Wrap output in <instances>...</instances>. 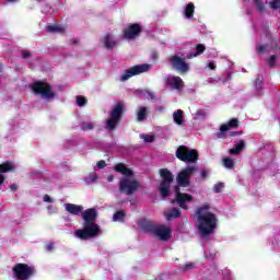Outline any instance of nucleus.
<instances>
[{
  "label": "nucleus",
  "mask_w": 280,
  "mask_h": 280,
  "mask_svg": "<svg viewBox=\"0 0 280 280\" xmlns=\"http://www.w3.org/2000/svg\"><path fill=\"white\" fill-rule=\"evenodd\" d=\"M147 97H150L151 100H154V94H152L151 92H147Z\"/></svg>",
  "instance_id": "de8ad7c7"
},
{
  "label": "nucleus",
  "mask_w": 280,
  "mask_h": 280,
  "mask_svg": "<svg viewBox=\"0 0 280 280\" xmlns=\"http://www.w3.org/2000/svg\"><path fill=\"white\" fill-rule=\"evenodd\" d=\"M275 62H277V56H271L268 60L269 67H275Z\"/></svg>",
  "instance_id": "4c0bfd02"
},
{
  "label": "nucleus",
  "mask_w": 280,
  "mask_h": 280,
  "mask_svg": "<svg viewBox=\"0 0 280 280\" xmlns=\"http://www.w3.org/2000/svg\"><path fill=\"white\" fill-rule=\"evenodd\" d=\"M14 170H16V166L12 162L0 164V185H3V182L5 180L3 174H8V172H14Z\"/></svg>",
  "instance_id": "dca6fc26"
},
{
  "label": "nucleus",
  "mask_w": 280,
  "mask_h": 280,
  "mask_svg": "<svg viewBox=\"0 0 280 280\" xmlns=\"http://www.w3.org/2000/svg\"><path fill=\"white\" fill-rule=\"evenodd\" d=\"M36 269L27 264H16L13 267V277L15 280H30L34 277Z\"/></svg>",
  "instance_id": "423d86ee"
},
{
  "label": "nucleus",
  "mask_w": 280,
  "mask_h": 280,
  "mask_svg": "<svg viewBox=\"0 0 280 280\" xmlns=\"http://www.w3.org/2000/svg\"><path fill=\"white\" fill-rule=\"evenodd\" d=\"M48 32H56V33H62L65 32V27L60 25H50L47 27Z\"/></svg>",
  "instance_id": "2f4dec72"
},
{
  "label": "nucleus",
  "mask_w": 280,
  "mask_h": 280,
  "mask_svg": "<svg viewBox=\"0 0 280 280\" xmlns=\"http://www.w3.org/2000/svg\"><path fill=\"white\" fill-rule=\"evenodd\" d=\"M44 202H49V205H54V199L49 197V195H45L43 198Z\"/></svg>",
  "instance_id": "58836bf2"
},
{
  "label": "nucleus",
  "mask_w": 280,
  "mask_h": 280,
  "mask_svg": "<svg viewBox=\"0 0 280 280\" xmlns=\"http://www.w3.org/2000/svg\"><path fill=\"white\" fill-rule=\"evenodd\" d=\"M138 224L141 229H143V231L153 233V235H155L158 240H161L162 242H167V240L172 237V229H170L167 225H154L152 222L147 221L145 219H141Z\"/></svg>",
  "instance_id": "7ed1b4c3"
},
{
  "label": "nucleus",
  "mask_w": 280,
  "mask_h": 280,
  "mask_svg": "<svg viewBox=\"0 0 280 280\" xmlns=\"http://www.w3.org/2000/svg\"><path fill=\"white\" fill-rule=\"evenodd\" d=\"M46 250H48V252L54 250V243H48V244L46 245Z\"/></svg>",
  "instance_id": "c03bdc74"
},
{
  "label": "nucleus",
  "mask_w": 280,
  "mask_h": 280,
  "mask_svg": "<svg viewBox=\"0 0 280 280\" xmlns=\"http://www.w3.org/2000/svg\"><path fill=\"white\" fill-rule=\"evenodd\" d=\"M125 218H126V212L122 210H118L114 214L113 220H114V222H124Z\"/></svg>",
  "instance_id": "cd10ccee"
},
{
  "label": "nucleus",
  "mask_w": 280,
  "mask_h": 280,
  "mask_svg": "<svg viewBox=\"0 0 280 280\" xmlns=\"http://www.w3.org/2000/svg\"><path fill=\"white\" fill-rule=\"evenodd\" d=\"M176 156L184 163H196L198 161V151L182 145L176 150Z\"/></svg>",
  "instance_id": "1a4fd4ad"
},
{
  "label": "nucleus",
  "mask_w": 280,
  "mask_h": 280,
  "mask_svg": "<svg viewBox=\"0 0 280 280\" xmlns=\"http://www.w3.org/2000/svg\"><path fill=\"white\" fill-rule=\"evenodd\" d=\"M89 179H90L92 183H95V180H97V174H95V173L90 174Z\"/></svg>",
  "instance_id": "79ce46f5"
},
{
  "label": "nucleus",
  "mask_w": 280,
  "mask_h": 280,
  "mask_svg": "<svg viewBox=\"0 0 280 280\" xmlns=\"http://www.w3.org/2000/svg\"><path fill=\"white\" fill-rule=\"evenodd\" d=\"M124 103H118L113 107L109 119L106 121L107 130H115V128H117V124H119V120L121 119V113H124Z\"/></svg>",
  "instance_id": "6e6552de"
},
{
  "label": "nucleus",
  "mask_w": 280,
  "mask_h": 280,
  "mask_svg": "<svg viewBox=\"0 0 280 280\" xmlns=\"http://www.w3.org/2000/svg\"><path fill=\"white\" fill-rule=\"evenodd\" d=\"M175 196L176 201L178 202L182 209H187V205H189V202H191L192 200L191 195L180 192V189L178 187L175 188Z\"/></svg>",
  "instance_id": "2eb2a0df"
},
{
  "label": "nucleus",
  "mask_w": 280,
  "mask_h": 280,
  "mask_svg": "<svg viewBox=\"0 0 280 280\" xmlns=\"http://www.w3.org/2000/svg\"><path fill=\"white\" fill-rule=\"evenodd\" d=\"M195 224L201 237H209L213 235L218 229V217L211 212L208 205L197 209L195 213Z\"/></svg>",
  "instance_id": "f257e3e1"
},
{
  "label": "nucleus",
  "mask_w": 280,
  "mask_h": 280,
  "mask_svg": "<svg viewBox=\"0 0 280 280\" xmlns=\"http://www.w3.org/2000/svg\"><path fill=\"white\" fill-rule=\"evenodd\" d=\"M32 91L35 93V95H39L42 100H54L56 96V93H54V90H51V85L43 81L33 83Z\"/></svg>",
  "instance_id": "0eeeda50"
},
{
  "label": "nucleus",
  "mask_w": 280,
  "mask_h": 280,
  "mask_svg": "<svg viewBox=\"0 0 280 280\" xmlns=\"http://www.w3.org/2000/svg\"><path fill=\"white\" fill-rule=\"evenodd\" d=\"M74 235L79 240H91L92 237H98V235H102V229L95 222H84L83 229L77 230Z\"/></svg>",
  "instance_id": "20e7f679"
},
{
  "label": "nucleus",
  "mask_w": 280,
  "mask_h": 280,
  "mask_svg": "<svg viewBox=\"0 0 280 280\" xmlns=\"http://www.w3.org/2000/svg\"><path fill=\"white\" fill-rule=\"evenodd\" d=\"M77 105L82 108V106H86V98L84 96H77Z\"/></svg>",
  "instance_id": "72a5a7b5"
},
{
  "label": "nucleus",
  "mask_w": 280,
  "mask_h": 280,
  "mask_svg": "<svg viewBox=\"0 0 280 280\" xmlns=\"http://www.w3.org/2000/svg\"><path fill=\"white\" fill-rule=\"evenodd\" d=\"M166 89L171 91H183L185 82L180 77L167 75L164 80Z\"/></svg>",
  "instance_id": "ddd939ff"
},
{
  "label": "nucleus",
  "mask_w": 280,
  "mask_h": 280,
  "mask_svg": "<svg viewBox=\"0 0 280 280\" xmlns=\"http://www.w3.org/2000/svg\"><path fill=\"white\" fill-rule=\"evenodd\" d=\"M141 24H130L125 28L121 38L125 40H135L141 34Z\"/></svg>",
  "instance_id": "4468645a"
},
{
  "label": "nucleus",
  "mask_w": 280,
  "mask_h": 280,
  "mask_svg": "<svg viewBox=\"0 0 280 280\" xmlns=\"http://www.w3.org/2000/svg\"><path fill=\"white\" fill-rule=\"evenodd\" d=\"M194 12H196V7L194 5V3H188L186 4V7L184 8V16L185 19H194Z\"/></svg>",
  "instance_id": "5701e85b"
},
{
  "label": "nucleus",
  "mask_w": 280,
  "mask_h": 280,
  "mask_svg": "<svg viewBox=\"0 0 280 280\" xmlns=\"http://www.w3.org/2000/svg\"><path fill=\"white\" fill-rule=\"evenodd\" d=\"M208 175H209L208 171H201V178H207Z\"/></svg>",
  "instance_id": "a18cd8bd"
},
{
  "label": "nucleus",
  "mask_w": 280,
  "mask_h": 280,
  "mask_svg": "<svg viewBox=\"0 0 280 280\" xmlns=\"http://www.w3.org/2000/svg\"><path fill=\"white\" fill-rule=\"evenodd\" d=\"M266 51V46H258L257 47V52L258 54H264Z\"/></svg>",
  "instance_id": "37998d69"
},
{
  "label": "nucleus",
  "mask_w": 280,
  "mask_h": 280,
  "mask_svg": "<svg viewBox=\"0 0 280 280\" xmlns=\"http://www.w3.org/2000/svg\"><path fill=\"white\" fill-rule=\"evenodd\" d=\"M96 167L98 170H104V167H106V162L105 161L97 162Z\"/></svg>",
  "instance_id": "ea45409f"
},
{
  "label": "nucleus",
  "mask_w": 280,
  "mask_h": 280,
  "mask_svg": "<svg viewBox=\"0 0 280 280\" xmlns=\"http://www.w3.org/2000/svg\"><path fill=\"white\" fill-rule=\"evenodd\" d=\"M103 43H104L106 49H113V48L117 47V45H119V40H117V38L114 37L113 34L105 35L103 38Z\"/></svg>",
  "instance_id": "f3484780"
},
{
  "label": "nucleus",
  "mask_w": 280,
  "mask_h": 280,
  "mask_svg": "<svg viewBox=\"0 0 280 280\" xmlns=\"http://www.w3.org/2000/svg\"><path fill=\"white\" fill-rule=\"evenodd\" d=\"M82 218L84 222H95V218H97V211L93 208L88 209L82 213Z\"/></svg>",
  "instance_id": "aec40b11"
},
{
  "label": "nucleus",
  "mask_w": 280,
  "mask_h": 280,
  "mask_svg": "<svg viewBox=\"0 0 280 280\" xmlns=\"http://www.w3.org/2000/svg\"><path fill=\"white\" fill-rule=\"evenodd\" d=\"M207 67H208V69H211L212 71H215V62L209 61Z\"/></svg>",
  "instance_id": "a19ab883"
},
{
  "label": "nucleus",
  "mask_w": 280,
  "mask_h": 280,
  "mask_svg": "<svg viewBox=\"0 0 280 280\" xmlns=\"http://www.w3.org/2000/svg\"><path fill=\"white\" fill-rule=\"evenodd\" d=\"M194 268H196V264H194V262H187L186 265H184L183 271H184V272H188V270H194Z\"/></svg>",
  "instance_id": "f704fd0d"
},
{
  "label": "nucleus",
  "mask_w": 280,
  "mask_h": 280,
  "mask_svg": "<svg viewBox=\"0 0 280 280\" xmlns=\"http://www.w3.org/2000/svg\"><path fill=\"white\" fill-rule=\"evenodd\" d=\"M215 255H218V252H215V249H213V248H210L205 252L206 259H214Z\"/></svg>",
  "instance_id": "7c9ffc66"
},
{
  "label": "nucleus",
  "mask_w": 280,
  "mask_h": 280,
  "mask_svg": "<svg viewBox=\"0 0 280 280\" xmlns=\"http://www.w3.org/2000/svg\"><path fill=\"white\" fill-rule=\"evenodd\" d=\"M244 148H246V141L240 140L236 144H234V148L229 150V153L234 155L241 154Z\"/></svg>",
  "instance_id": "4be33fe9"
},
{
  "label": "nucleus",
  "mask_w": 280,
  "mask_h": 280,
  "mask_svg": "<svg viewBox=\"0 0 280 280\" xmlns=\"http://www.w3.org/2000/svg\"><path fill=\"white\" fill-rule=\"evenodd\" d=\"M47 211L50 215H54V213H58V208L55 205L47 206Z\"/></svg>",
  "instance_id": "c9c22d12"
},
{
  "label": "nucleus",
  "mask_w": 280,
  "mask_h": 280,
  "mask_svg": "<svg viewBox=\"0 0 280 280\" xmlns=\"http://www.w3.org/2000/svg\"><path fill=\"white\" fill-rule=\"evenodd\" d=\"M196 49H197L196 52H190L189 55H187L188 60H191V58H196V57L200 56V54H203L205 52V45L198 44Z\"/></svg>",
  "instance_id": "b1692460"
},
{
  "label": "nucleus",
  "mask_w": 280,
  "mask_h": 280,
  "mask_svg": "<svg viewBox=\"0 0 280 280\" xmlns=\"http://www.w3.org/2000/svg\"><path fill=\"white\" fill-rule=\"evenodd\" d=\"M206 117H207V110H205V109H199V110H197V112L192 115V118H194V119H197V120L206 119Z\"/></svg>",
  "instance_id": "c85d7f7f"
},
{
  "label": "nucleus",
  "mask_w": 280,
  "mask_h": 280,
  "mask_svg": "<svg viewBox=\"0 0 280 280\" xmlns=\"http://www.w3.org/2000/svg\"><path fill=\"white\" fill-rule=\"evenodd\" d=\"M170 62L178 73H188L189 71V63L185 60V58L180 56H172L170 57Z\"/></svg>",
  "instance_id": "f8f14e48"
},
{
  "label": "nucleus",
  "mask_w": 280,
  "mask_h": 280,
  "mask_svg": "<svg viewBox=\"0 0 280 280\" xmlns=\"http://www.w3.org/2000/svg\"><path fill=\"white\" fill-rule=\"evenodd\" d=\"M164 215L166 220H172V218H180V210L173 208L171 211L164 212Z\"/></svg>",
  "instance_id": "a878e982"
},
{
  "label": "nucleus",
  "mask_w": 280,
  "mask_h": 280,
  "mask_svg": "<svg viewBox=\"0 0 280 280\" xmlns=\"http://www.w3.org/2000/svg\"><path fill=\"white\" fill-rule=\"evenodd\" d=\"M196 172V165L188 166L184 168L178 175H177V184L179 187H189V183L191 179V175Z\"/></svg>",
  "instance_id": "9b49d317"
},
{
  "label": "nucleus",
  "mask_w": 280,
  "mask_h": 280,
  "mask_svg": "<svg viewBox=\"0 0 280 280\" xmlns=\"http://www.w3.org/2000/svg\"><path fill=\"white\" fill-rule=\"evenodd\" d=\"M22 56H23L24 58H28L30 51H27V50L22 51Z\"/></svg>",
  "instance_id": "49530a36"
},
{
  "label": "nucleus",
  "mask_w": 280,
  "mask_h": 280,
  "mask_svg": "<svg viewBox=\"0 0 280 280\" xmlns=\"http://www.w3.org/2000/svg\"><path fill=\"white\" fill-rule=\"evenodd\" d=\"M8 1V3H12V2H14V1H16V0H7Z\"/></svg>",
  "instance_id": "3c124183"
},
{
  "label": "nucleus",
  "mask_w": 280,
  "mask_h": 280,
  "mask_svg": "<svg viewBox=\"0 0 280 280\" xmlns=\"http://www.w3.org/2000/svg\"><path fill=\"white\" fill-rule=\"evenodd\" d=\"M114 179H115V177H114L113 175H109V176L107 177L108 183H113Z\"/></svg>",
  "instance_id": "09e8293b"
},
{
  "label": "nucleus",
  "mask_w": 280,
  "mask_h": 280,
  "mask_svg": "<svg viewBox=\"0 0 280 280\" xmlns=\"http://www.w3.org/2000/svg\"><path fill=\"white\" fill-rule=\"evenodd\" d=\"M145 117H148V107H139L137 112V120L144 121Z\"/></svg>",
  "instance_id": "393cba45"
},
{
  "label": "nucleus",
  "mask_w": 280,
  "mask_h": 280,
  "mask_svg": "<svg viewBox=\"0 0 280 280\" xmlns=\"http://www.w3.org/2000/svg\"><path fill=\"white\" fill-rule=\"evenodd\" d=\"M95 128V124L93 121H83L81 122V130L89 131Z\"/></svg>",
  "instance_id": "c756f323"
},
{
  "label": "nucleus",
  "mask_w": 280,
  "mask_h": 280,
  "mask_svg": "<svg viewBox=\"0 0 280 280\" xmlns=\"http://www.w3.org/2000/svg\"><path fill=\"white\" fill-rule=\"evenodd\" d=\"M224 189V183H218L213 186V192L220 194Z\"/></svg>",
  "instance_id": "473e14b6"
},
{
  "label": "nucleus",
  "mask_w": 280,
  "mask_h": 280,
  "mask_svg": "<svg viewBox=\"0 0 280 280\" xmlns=\"http://www.w3.org/2000/svg\"><path fill=\"white\" fill-rule=\"evenodd\" d=\"M10 188L12 189V191H16V185H11Z\"/></svg>",
  "instance_id": "8fccbe9b"
},
{
  "label": "nucleus",
  "mask_w": 280,
  "mask_h": 280,
  "mask_svg": "<svg viewBox=\"0 0 280 280\" xmlns=\"http://www.w3.org/2000/svg\"><path fill=\"white\" fill-rule=\"evenodd\" d=\"M152 69V66L148 63H142L138 66H133L126 70L121 75H120V82H126L130 80V78L135 75H139V73H145V71H150Z\"/></svg>",
  "instance_id": "9d476101"
},
{
  "label": "nucleus",
  "mask_w": 280,
  "mask_h": 280,
  "mask_svg": "<svg viewBox=\"0 0 280 280\" xmlns=\"http://www.w3.org/2000/svg\"><path fill=\"white\" fill-rule=\"evenodd\" d=\"M257 83H258V84H261V81H257V82H256V86H257Z\"/></svg>",
  "instance_id": "603ef678"
},
{
  "label": "nucleus",
  "mask_w": 280,
  "mask_h": 280,
  "mask_svg": "<svg viewBox=\"0 0 280 280\" xmlns=\"http://www.w3.org/2000/svg\"><path fill=\"white\" fill-rule=\"evenodd\" d=\"M141 139H143V141L145 143H152V141H154V136H150V135H142Z\"/></svg>",
  "instance_id": "e433bc0d"
},
{
  "label": "nucleus",
  "mask_w": 280,
  "mask_h": 280,
  "mask_svg": "<svg viewBox=\"0 0 280 280\" xmlns=\"http://www.w3.org/2000/svg\"><path fill=\"white\" fill-rule=\"evenodd\" d=\"M229 128H237V119L232 118L228 124L221 126L220 132L218 133L219 139H222V137H224V132H226Z\"/></svg>",
  "instance_id": "6ab92c4d"
},
{
  "label": "nucleus",
  "mask_w": 280,
  "mask_h": 280,
  "mask_svg": "<svg viewBox=\"0 0 280 280\" xmlns=\"http://www.w3.org/2000/svg\"><path fill=\"white\" fill-rule=\"evenodd\" d=\"M173 120L177 126H183V124H185V113H183V109H177L173 113Z\"/></svg>",
  "instance_id": "412c9836"
},
{
  "label": "nucleus",
  "mask_w": 280,
  "mask_h": 280,
  "mask_svg": "<svg viewBox=\"0 0 280 280\" xmlns=\"http://www.w3.org/2000/svg\"><path fill=\"white\" fill-rule=\"evenodd\" d=\"M160 176L162 180L159 185V191L162 198H167V196H170V187H172V183H174V175L170 170L161 168Z\"/></svg>",
  "instance_id": "39448f33"
},
{
  "label": "nucleus",
  "mask_w": 280,
  "mask_h": 280,
  "mask_svg": "<svg viewBox=\"0 0 280 280\" xmlns=\"http://www.w3.org/2000/svg\"><path fill=\"white\" fill-rule=\"evenodd\" d=\"M222 163L226 170H233V167L235 166V161L231 158H223Z\"/></svg>",
  "instance_id": "bb28decb"
},
{
  "label": "nucleus",
  "mask_w": 280,
  "mask_h": 280,
  "mask_svg": "<svg viewBox=\"0 0 280 280\" xmlns=\"http://www.w3.org/2000/svg\"><path fill=\"white\" fill-rule=\"evenodd\" d=\"M63 207L66 211L71 215H80V213L84 211V207L74 203H65Z\"/></svg>",
  "instance_id": "a211bd4d"
},
{
  "label": "nucleus",
  "mask_w": 280,
  "mask_h": 280,
  "mask_svg": "<svg viewBox=\"0 0 280 280\" xmlns=\"http://www.w3.org/2000/svg\"><path fill=\"white\" fill-rule=\"evenodd\" d=\"M114 170L124 176L119 182V191H122V194L132 196V194L141 187L139 180L135 177L132 170L128 168L125 164L119 163L114 166Z\"/></svg>",
  "instance_id": "f03ea898"
},
{
  "label": "nucleus",
  "mask_w": 280,
  "mask_h": 280,
  "mask_svg": "<svg viewBox=\"0 0 280 280\" xmlns=\"http://www.w3.org/2000/svg\"><path fill=\"white\" fill-rule=\"evenodd\" d=\"M275 244H277L275 241H272V245L275 246Z\"/></svg>",
  "instance_id": "864d4df0"
}]
</instances>
